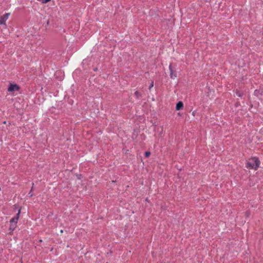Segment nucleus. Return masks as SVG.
<instances>
[{
    "instance_id": "obj_14",
    "label": "nucleus",
    "mask_w": 263,
    "mask_h": 263,
    "mask_svg": "<svg viewBox=\"0 0 263 263\" xmlns=\"http://www.w3.org/2000/svg\"><path fill=\"white\" fill-rule=\"evenodd\" d=\"M63 231L62 230H61V233H63Z\"/></svg>"
},
{
    "instance_id": "obj_3",
    "label": "nucleus",
    "mask_w": 263,
    "mask_h": 263,
    "mask_svg": "<svg viewBox=\"0 0 263 263\" xmlns=\"http://www.w3.org/2000/svg\"><path fill=\"white\" fill-rule=\"evenodd\" d=\"M10 15L9 13H7L1 16L0 17V25H5L6 21L8 20Z\"/></svg>"
},
{
    "instance_id": "obj_7",
    "label": "nucleus",
    "mask_w": 263,
    "mask_h": 263,
    "mask_svg": "<svg viewBox=\"0 0 263 263\" xmlns=\"http://www.w3.org/2000/svg\"><path fill=\"white\" fill-rule=\"evenodd\" d=\"M16 227V223L10 222V230L13 231Z\"/></svg>"
},
{
    "instance_id": "obj_13",
    "label": "nucleus",
    "mask_w": 263,
    "mask_h": 263,
    "mask_svg": "<svg viewBox=\"0 0 263 263\" xmlns=\"http://www.w3.org/2000/svg\"><path fill=\"white\" fill-rule=\"evenodd\" d=\"M193 116H195V113H194V112H193Z\"/></svg>"
},
{
    "instance_id": "obj_8",
    "label": "nucleus",
    "mask_w": 263,
    "mask_h": 263,
    "mask_svg": "<svg viewBox=\"0 0 263 263\" xmlns=\"http://www.w3.org/2000/svg\"><path fill=\"white\" fill-rule=\"evenodd\" d=\"M236 94L239 97H241L243 96V92L238 90H236Z\"/></svg>"
},
{
    "instance_id": "obj_10",
    "label": "nucleus",
    "mask_w": 263,
    "mask_h": 263,
    "mask_svg": "<svg viewBox=\"0 0 263 263\" xmlns=\"http://www.w3.org/2000/svg\"><path fill=\"white\" fill-rule=\"evenodd\" d=\"M150 155H151V153L147 151L145 153V156L146 157H148L150 156Z\"/></svg>"
},
{
    "instance_id": "obj_1",
    "label": "nucleus",
    "mask_w": 263,
    "mask_h": 263,
    "mask_svg": "<svg viewBox=\"0 0 263 263\" xmlns=\"http://www.w3.org/2000/svg\"><path fill=\"white\" fill-rule=\"evenodd\" d=\"M259 164L260 161L258 158L257 157H253L250 158L248 161L247 167L256 170L259 167Z\"/></svg>"
},
{
    "instance_id": "obj_5",
    "label": "nucleus",
    "mask_w": 263,
    "mask_h": 263,
    "mask_svg": "<svg viewBox=\"0 0 263 263\" xmlns=\"http://www.w3.org/2000/svg\"><path fill=\"white\" fill-rule=\"evenodd\" d=\"M20 213H21V210L20 209L16 215V216H15L14 217L12 218L10 221V222H13V223H16L17 222V220L19 218V216H20Z\"/></svg>"
},
{
    "instance_id": "obj_9",
    "label": "nucleus",
    "mask_w": 263,
    "mask_h": 263,
    "mask_svg": "<svg viewBox=\"0 0 263 263\" xmlns=\"http://www.w3.org/2000/svg\"><path fill=\"white\" fill-rule=\"evenodd\" d=\"M135 96L137 99H139L141 97V94L138 91H136L135 92Z\"/></svg>"
},
{
    "instance_id": "obj_6",
    "label": "nucleus",
    "mask_w": 263,
    "mask_h": 263,
    "mask_svg": "<svg viewBox=\"0 0 263 263\" xmlns=\"http://www.w3.org/2000/svg\"><path fill=\"white\" fill-rule=\"evenodd\" d=\"M183 107V104L182 102L179 101L178 103H177L176 106V109L177 110H179L181 109Z\"/></svg>"
},
{
    "instance_id": "obj_12",
    "label": "nucleus",
    "mask_w": 263,
    "mask_h": 263,
    "mask_svg": "<svg viewBox=\"0 0 263 263\" xmlns=\"http://www.w3.org/2000/svg\"><path fill=\"white\" fill-rule=\"evenodd\" d=\"M32 190H33V186L32 187L31 191H30V192L28 194L30 197H32L33 195V194L32 193Z\"/></svg>"
},
{
    "instance_id": "obj_11",
    "label": "nucleus",
    "mask_w": 263,
    "mask_h": 263,
    "mask_svg": "<svg viewBox=\"0 0 263 263\" xmlns=\"http://www.w3.org/2000/svg\"><path fill=\"white\" fill-rule=\"evenodd\" d=\"M153 86H154V82L152 81V82L150 84V86L149 87V89L151 90V89L153 87Z\"/></svg>"
},
{
    "instance_id": "obj_2",
    "label": "nucleus",
    "mask_w": 263,
    "mask_h": 263,
    "mask_svg": "<svg viewBox=\"0 0 263 263\" xmlns=\"http://www.w3.org/2000/svg\"><path fill=\"white\" fill-rule=\"evenodd\" d=\"M20 86L16 84L10 83L8 88V91L12 92L14 91H18L20 89Z\"/></svg>"
},
{
    "instance_id": "obj_4",
    "label": "nucleus",
    "mask_w": 263,
    "mask_h": 263,
    "mask_svg": "<svg viewBox=\"0 0 263 263\" xmlns=\"http://www.w3.org/2000/svg\"><path fill=\"white\" fill-rule=\"evenodd\" d=\"M169 70L170 71V77L172 79H175L177 77V73L174 71V69L172 64L169 65Z\"/></svg>"
}]
</instances>
